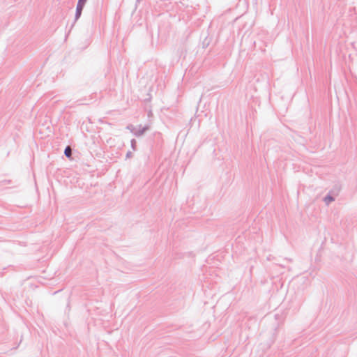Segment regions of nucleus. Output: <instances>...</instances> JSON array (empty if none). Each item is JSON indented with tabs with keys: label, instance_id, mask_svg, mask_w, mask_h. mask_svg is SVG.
Here are the masks:
<instances>
[{
	"label": "nucleus",
	"instance_id": "obj_1",
	"mask_svg": "<svg viewBox=\"0 0 357 357\" xmlns=\"http://www.w3.org/2000/svg\"><path fill=\"white\" fill-rule=\"evenodd\" d=\"M84 4L82 3H78L77 6V17H79L82 13V10L84 8Z\"/></svg>",
	"mask_w": 357,
	"mask_h": 357
},
{
	"label": "nucleus",
	"instance_id": "obj_2",
	"mask_svg": "<svg viewBox=\"0 0 357 357\" xmlns=\"http://www.w3.org/2000/svg\"><path fill=\"white\" fill-rule=\"evenodd\" d=\"M71 149L70 146H67L65 149V155L68 157V158H70L71 156Z\"/></svg>",
	"mask_w": 357,
	"mask_h": 357
},
{
	"label": "nucleus",
	"instance_id": "obj_3",
	"mask_svg": "<svg viewBox=\"0 0 357 357\" xmlns=\"http://www.w3.org/2000/svg\"><path fill=\"white\" fill-rule=\"evenodd\" d=\"M332 201H333V198H332V197H327L326 198V203H329L330 202H332Z\"/></svg>",
	"mask_w": 357,
	"mask_h": 357
},
{
	"label": "nucleus",
	"instance_id": "obj_4",
	"mask_svg": "<svg viewBox=\"0 0 357 357\" xmlns=\"http://www.w3.org/2000/svg\"><path fill=\"white\" fill-rule=\"evenodd\" d=\"M86 0H79L78 3H85Z\"/></svg>",
	"mask_w": 357,
	"mask_h": 357
}]
</instances>
